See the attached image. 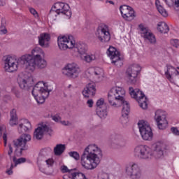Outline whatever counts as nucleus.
<instances>
[{"label":"nucleus","mask_w":179,"mask_h":179,"mask_svg":"<svg viewBox=\"0 0 179 179\" xmlns=\"http://www.w3.org/2000/svg\"><path fill=\"white\" fill-rule=\"evenodd\" d=\"M17 64L25 65L26 69L33 72L36 66L39 69H44L47 66V61L44 59V51L39 47L34 48L31 54L22 55L17 61L11 57H8L5 60V71L7 72H15L17 71Z\"/></svg>","instance_id":"obj_1"},{"label":"nucleus","mask_w":179,"mask_h":179,"mask_svg":"<svg viewBox=\"0 0 179 179\" xmlns=\"http://www.w3.org/2000/svg\"><path fill=\"white\" fill-rule=\"evenodd\" d=\"M169 149L167 144L158 141L153 144L152 152L150 148L146 145H140L134 148V155L136 159L147 160V159H163L164 152Z\"/></svg>","instance_id":"obj_2"},{"label":"nucleus","mask_w":179,"mask_h":179,"mask_svg":"<svg viewBox=\"0 0 179 179\" xmlns=\"http://www.w3.org/2000/svg\"><path fill=\"white\" fill-rule=\"evenodd\" d=\"M102 156L103 152L97 145L90 144L81 155V164L87 170H93L100 164V157Z\"/></svg>","instance_id":"obj_3"},{"label":"nucleus","mask_w":179,"mask_h":179,"mask_svg":"<svg viewBox=\"0 0 179 179\" xmlns=\"http://www.w3.org/2000/svg\"><path fill=\"white\" fill-rule=\"evenodd\" d=\"M57 43L59 50L65 51L68 48H76L80 57L87 52V45L84 43H76L75 39L72 35L66 36H59Z\"/></svg>","instance_id":"obj_4"},{"label":"nucleus","mask_w":179,"mask_h":179,"mask_svg":"<svg viewBox=\"0 0 179 179\" xmlns=\"http://www.w3.org/2000/svg\"><path fill=\"white\" fill-rule=\"evenodd\" d=\"M125 90L121 87H115L110 90L108 94V101L113 108H119L125 101Z\"/></svg>","instance_id":"obj_5"},{"label":"nucleus","mask_w":179,"mask_h":179,"mask_svg":"<svg viewBox=\"0 0 179 179\" xmlns=\"http://www.w3.org/2000/svg\"><path fill=\"white\" fill-rule=\"evenodd\" d=\"M129 93L133 99H135L138 101L140 107L143 110H146L148 108V98L145 96V94L139 89H134V87L129 88Z\"/></svg>","instance_id":"obj_6"},{"label":"nucleus","mask_w":179,"mask_h":179,"mask_svg":"<svg viewBox=\"0 0 179 179\" xmlns=\"http://www.w3.org/2000/svg\"><path fill=\"white\" fill-rule=\"evenodd\" d=\"M59 15L62 13L69 17V19L72 16V12L71 11V8L69 5L62 2H57L54 4L50 10V15Z\"/></svg>","instance_id":"obj_7"},{"label":"nucleus","mask_w":179,"mask_h":179,"mask_svg":"<svg viewBox=\"0 0 179 179\" xmlns=\"http://www.w3.org/2000/svg\"><path fill=\"white\" fill-rule=\"evenodd\" d=\"M62 73L70 79H76V78H79L80 67L76 63H70L62 69Z\"/></svg>","instance_id":"obj_8"},{"label":"nucleus","mask_w":179,"mask_h":179,"mask_svg":"<svg viewBox=\"0 0 179 179\" xmlns=\"http://www.w3.org/2000/svg\"><path fill=\"white\" fill-rule=\"evenodd\" d=\"M138 125L143 139L144 141H152L153 133L152 132V128H150L148 122L144 120L139 121Z\"/></svg>","instance_id":"obj_9"},{"label":"nucleus","mask_w":179,"mask_h":179,"mask_svg":"<svg viewBox=\"0 0 179 179\" xmlns=\"http://www.w3.org/2000/svg\"><path fill=\"white\" fill-rule=\"evenodd\" d=\"M31 141V136L29 134H24L20 136V138L13 141V144L15 148H20V154L22 155L23 151L27 150L29 146H27V142Z\"/></svg>","instance_id":"obj_10"},{"label":"nucleus","mask_w":179,"mask_h":179,"mask_svg":"<svg viewBox=\"0 0 179 179\" xmlns=\"http://www.w3.org/2000/svg\"><path fill=\"white\" fill-rule=\"evenodd\" d=\"M96 36L101 43H108L111 39L108 26L104 24H101L97 29Z\"/></svg>","instance_id":"obj_11"},{"label":"nucleus","mask_w":179,"mask_h":179,"mask_svg":"<svg viewBox=\"0 0 179 179\" xmlns=\"http://www.w3.org/2000/svg\"><path fill=\"white\" fill-rule=\"evenodd\" d=\"M51 90H48V87L45 86V84L43 82H38L34 87L32 90V95L34 97H37V96L43 95L44 97H48L50 96V92Z\"/></svg>","instance_id":"obj_12"},{"label":"nucleus","mask_w":179,"mask_h":179,"mask_svg":"<svg viewBox=\"0 0 179 179\" xmlns=\"http://www.w3.org/2000/svg\"><path fill=\"white\" fill-rule=\"evenodd\" d=\"M140 71L141 66L138 64H134L128 67L126 71L127 82L131 85L136 83V78H138V73Z\"/></svg>","instance_id":"obj_13"},{"label":"nucleus","mask_w":179,"mask_h":179,"mask_svg":"<svg viewBox=\"0 0 179 179\" xmlns=\"http://www.w3.org/2000/svg\"><path fill=\"white\" fill-rule=\"evenodd\" d=\"M18 85L20 89L26 90L31 85H33V77L30 73H20L17 78Z\"/></svg>","instance_id":"obj_14"},{"label":"nucleus","mask_w":179,"mask_h":179,"mask_svg":"<svg viewBox=\"0 0 179 179\" xmlns=\"http://www.w3.org/2000/svg\"><path fill=\"white\" fill-rule=\"evenodd\" d=\"M108 55L112 60V64H114V65L118 68L122 66L124 61L122 60V58L120 57V52L117 50L115 48L110 46L108 49Z\"/></svg>","instance_id":"obj_15"},{"label":"nucleus","mask_w":179,"mask_h":179,"mask_svg":"<svg viewBox=\"0 0 179 179\" xmlns=\"http://www.w3.org/2000/svg\"><path fill=\"white\" fill-rule=\"evenodd\" d=\"M120 10L122 17H124L125 20H127L128 22H131V20H134L136 16L135 15V10H134V8H132L131 6L127 5L121 6Z\"/></svg>","instance_id":"obj_16"},{"label":"nucleus","mask_w":179,"mask_h":179,"mask_svg":"<svg viewBox=\"0 0 179 179\" xmlns=\"http://www.w3.org/2000/svg\"><path fill=\"white\" fill-rule=\"evenodd\" d=\"M126 173L132 179H139L142 177V170L136 164H133L131 166H128L126 169Z\"/></svg>","instance_id":"obj_17"},{"label":"nucleus","mask_w":179,"mask_h":179,"mask_svg":"<svg viewBox=\"0 0 179 179\" xmlns=\"http://www.w3.org/2000/svg\"><path fill=\"white\" fill-rule=\"evenodd\" d=\"M166 79L171 82H178L179 80V71L172 66H167V71L165 72Z\"/></svg>","instance_id":"obj_18"},{"label":"nucleus","mask_w":179,"mask_h":179,"mask_svg":"<svg viewBox=\"0 0 179 179\" xmlns=\"http://www.w3.org/2000/svg\"><path fill=\"white\" fill-rule=\"evenodd\" d=\"M44 132H47L50 135L52 132V129L46 124H42L35 129L34 138L38 140L43 139Z\"/></svg>","instance_id":"obj_19"},{"label":"nucleus","mask_w":179,"mask_h":179,"mask_svg":"<svg viewBox=\"0 0 179 179\" xmlns=\"http://www.w3.org/2000/svg\"><path fill=\"white\" fill-rule=\"evenodd\" d=\"M38 38L39 45H41V47H43L44 48H48V47H50V40H51V36H50V34H41L38 36Z\"/></svg>","instance_id":"obj_20"},{"label":"nucleus","mask_w":179,"mask_h":179,"mask_svg":"<svg viewBox=\"0 0 179 179\" xmlns=\"http://www.w3.org/2000/svg\"><path fill=\"white\" fill-rule=\"evenodd\" d=\"M17 129L19 134L27 132V131H30V129H31V124H30V122L26 119L21 120L19 122Z\"/></svg>","instance_id":"obj_21"},{"label":"nucleus","mask_w":179,"mask_h":179,"mask_svg":"<svg viewBox=\"0 0 179 179\" xmlns=\"http://www.w3.org/2000/svg\"><path fill=\"white\" fill-rule=\"evenodd\" d=\"M84 97L89 99L90 96H94L96 94V85L94 83H89L83 91Z\"/></svg>","instance_id":"obj_22"},{"label":"nucleus","mask_w":179,"mask_h":179,"mask_svg":"<svg viewBox=\"0 0 179 179\" xmlns=\"http://www.w3.org/2000/svg\"><path fill=\"white\" fill-rule=\"evenodd\" d=\"M87 73H90V75L94 73L97 78H103L104 76V71L100 67H96L95 69L90 68L87 71Z\"/></svg>","instance_id":"obj_23"},{"label":"nucleus","mask_w":179,"mask_h":179,"mask_svg":"<svg viewBox=\"0 0 179 179\" xmlns=\"http://www.w3.org/2000/svg\"><path fill=\"white\" fill-rule=\"evenodd\" d=\"M122 118H125V117H128L130 111L129 103L128 101H123L122 102Z\"/></svg>","instance_id":"obj_24"},{"label":"nucleus","mask_w":179,"mask_h":179,"mask_svg":"<svg viewBox=\"0 0 179 179\" xmlns=\"http://www.w3.org/2000/svg\"><path fill=\"white\" fill-rule=\"evenodd\" d=\"M158 31L159 33H163L166 34V33H169L170 28H169V25L166 24L164 22H159L157 27Z\"/></svg>","instance_id":"obj_25"},{"label":"nucleus","mask_w":179,"mask_h":179,"mask_svg":"<svg viewBox=\"0 0 179 179\" xmlns=\"http://www.w3.org/2000/svg\"><path fill=\"white\" fill-rule=\"evenodd\" d=\"M65 152V145L57 144L54 148V153L55 156H61Z\"/></svg>","instance_id":"obj_26"},{"label":"nucleus","mask_w":179,"mask_h":179,"mask_svg":"<svg viewBox=\"0 0 179 179\" xmlns=\"http://www.w3.org/2000/svg\"><path fill=\"white\" fill-rule=\"evenodd\" d=\"M10 125L13 127L17 124V115H16V110L13 109L10 113Z\"/></svg>","instance_id":"obj_27"},{"label":"nucleus","mask_w":179,"mask_h":179,"mask_svg":"<svg viewBox=\"0 0 179 179\" xmlns=\"http://www.w3.org/2000/svg\"><path fill=\"white\" fill-rule=\"evenodd\" d=\"M157 127L159 129H166V127H167V120L166 117H163L162 119L155 120Z\"/></svg>","instance_id":"obj_28"},{"label":"nucleus","mask_w":179,"mask_h":179,"mask_svg":"<svg viewBox=\"0 0 179 179\" xmlns=\"http://www.w3.org/2000/svg\"><path fill=\"white\" fill-rule=\"evenodd\" d=\"M52 152V149L51 148H47L42 149L40 152L39 156H38V160H41L43 157H45V156H48L50 153Z\"/></svg>","instance_id":"obj_29"},{"label":"nucleus","mask_w":179,"mask_h":179,"mask_svg":"<svg viewBox=\"0 0 179 179\" xmlns=\"http://www.w3.org/2000/svg\"><path fill=\"white\" fill-rule=\"evenodd\" d=\"M114 143L119 145V146H125V140L122 136L116 135L114 136Z\"/></svg>","instance_id":"obj_30"},{"label":"nucleus","mask_w":179,"mask_h":179,"mask_svg":"<svg viewBox=\"0 0 179 179\" xmlns=\"http://www.w3.org/2000/svg\"><path fill=\"white\" fill-rule=\"evenodd\" d=\"M144 38L145 41H148L150 44L155 45L157 43L156 36L152 32H150Z\"/></svg>","instance_id":"obj_31"},{"label":"nucleus","mask_w":179,"mask_h":179,"mask_svg":"<svg viewBox=\"0 0 179 179\" xmlns=\"http://www.w3.org/2000/svg\"><path fill=\"white\" fill-rule=\"evenodd\" d=\"M81 59L83 61H85V62H92V61H94L96 59V56L94 55H87L85 53L80 57Z\"/></svg>","instance_id":"obj_32"},{"label":"nucleus","mask_w":179,"mask_h":179,"mask_svg":"<svg viewBox=\"0 0 179 179\" xmlns=\"http://www.w3.org/2000/svg\"><path fill=\"white\" fill-rule=\"evenodd\" d=\"M139 29L141 31V36L143 37V38H145V36L148 35L150 33L149 29H148L142 24L139 25Z\"/></svg>","instance_id":"obj_33"},{"label":"nucleus","mask_w":179,"mask_h":179,"mask_svg":"<svg viewBox=\"0 0 179 179\" xmlns=\"http://www.w3.org/2000/svg\"><path fill=\"white\" fill-rule=\"evenodd\" d=\"M96 114L100 118H106L107 117V110L101 108H96Z\"/></svg>","instance_id":"obj_34"},{"label":"nucleus","mask_w":179,"mask_h":179,"mask_svg":"<svg viewBox=\"0 0 179 179\" xmlns=\"http://www.w3.org/2000/svg\"><path fill=\"white\" fill-rule=\"evenodd\" d=\"M157 8L158 12L162 15V16H164V17H167L169 16V13H167V10L163 8L161 5H157V3H156Z\"/></svg>","instance_id":"obj_35"},{"label":"nucleus","mask_w":179,"mask_h":179,"mask_svg":"<svg viewBox=\"0 0 179 179\" xmlns=\"http://www.w3.org/2000/svg\"><path fill=\"white\" fill-rule=\"evenodd\" d=\"M162 118H166V112L162 110H157L155 112V120H160Z\"/></svg>","instance_id":"obj_36"},{"label":"nucleus","mask_w":179,"mask_h":179,"mask_svg":"<svg viewBox=\"0 0 179 179\" xmlns=\"http://www.w3.org/2000/svg\"><path fill=\"white\" fill-rule=\"evenodd\" d=\"M48 96H44V95H38L37 96H34V99L36 100L38 104H43L45 101V99Z\"/></svg>","instance_id":"obj_37"},{"label":"nucleus","mask_w":179,"mask_h":179,"mask_svg":"<svg viewBox=\"0 0 179 179\" xmlns=\"http://www.w3.org/2000/svg\"><path fill=\"white\" fill-rule=\"evenodd\" d=\"M13 162L15 163L14 167H16L17 164H22V163H26V158L21 157L16 160V157H13Z\"/></svg>","instance_id":"obj_38"},{"label":"nucleus","mask_w":179,"mask_h":179,"mask_svg":"<svg viewBox=\"0 0 179 179\" xmlns=\"http://www.w3.org/2000/svg\"><path fill=\"white\" fill-rule=\"evenodd\" d=\"M69 155L71 157L75 159V160H79V159H80V155H79V153L76 151L70 152Z\"/></svg>","instance_id":"obj_39"},{"label":"nucleus","mask_w":179,"mask_h":179,"mask_svg":"<svg viewBox=\"0 0 179 179\" xmlns=\"http://www.w3.org/2000/svg\"><path fill=\"white\" fill-rule=\"evenodd\" d=\"M8 33V29H6V26L5 23L1 22L0 26V34H6Z\"/></svg>","instance_id":"obj_40"},{"label":"nucleus","mask_w":179,"mask_h":179,"mask_svg":"<svg viewBox=\"0 0 179 179\" xmlns=\"http://www.w3.org/2000/svg\"><path fill=\"white\" fill-rule=\"evenodd\" d=\"M171 44L173 45V47H175V48H178L179 40L178 39H172V40H171Z\"/></svg>","instance_id":"obj_41"},{"label":"nucleus","mask_w":179,"mask_h":179,"mask_svg":"<svg viewBox=\"0 0 179 179\" xmlns=\"http://www.w3.org/2000/svg\"><path fill=\"white\" fill-rule=\"evenodd\" d=\"M60 170L62 171V173H71V171H72V170H69L68 169V166L63 165L60 167Z\"/></svg>","instance_id":"obj_42"},{"label":"nucleus","mask_w":179,"mask_h":179,"mask_svg":"<svg viewBox=\"0 0 179 179\" xmlns=\"http://www.w3.org/2000/svg\"><path fill=\"white\" fill-rule=\"evenodd\" d=\"M103 104H104V99L101 98L96 101V108H101Z\"/></svg>","instance_id":"obj_43"},{"label":"nucleus","mask_w":179,"mask_h":179,"mask_svg":"<svg viewBox=\"0 0 179 179\" xmlns=\"http://www.w3.org/2000/svg\"><path fill=\"white\" fill-rule=\"evenodd\" d=\"M30 13L34 16V17H38V13L36 10V9L31 8H29Z\"/></svg>","instance_id":"obj_44"},{"label":"nucleus","mask_w":179,"mask_h":179,"mask_svg":"<svg viewBox=\"0 0 179 179\" xmlns=\"http://www.w3.org/2000/svg\"><path fill=\"white\" fill-rule=\"evenodd\" d=\"M171 131L174 134V135L179 136V129H177V127H171Z\"/></svg>","instance_id":"obj_45"},{"label":"nucleus","mask_w":179,"mask_h":179,"mask_svg":"<svg viewBox=\"0 0 179 179\" xmlns=\"http://www.w3.org/2000/svg\"><path fill=\"white\" fill-rule=\"evenodd\" d=\"M98 178L99 179H108L109 176H108V174L103 173H101V175H99Z\"/></svg>","instance_id":"obj_46"},{"label":"nucleus","mask_w":179,"mask_h":179,"mask_svg":"<svg viewBox=\"0 0 179 179\" xmlns=\"http://www.w3.org/2000/svg\"><path fill=\"white\" fill-rule=\"evenodd\" d=\"M8 148L9 150L8 152V155L10 156V157H12V153H13V148H12V145L10 144L8 145Z\"/></svg>","instance_id":"obj_47"},{"label":"nucleus","mask_w":179,"mask_h":179,"mask_svg":"<svg viewBox=\"0 0 179 179\" xmlns=\"http://www.w3.org/2000/svg\"><path fill=\"white\" fill-rule=\"evenodd\" d=\"M48 166H52L54 164V159H48L45 161Z\"/></svg>","instance_id":"obj_48"},{"label":"nucleus","mask_w":179,"mask_h":179,"mask_svg":"<svg viewBox=\"0 0 179 179\" xmlns=\"http://www.w3.org/2000/svg\"><path fill=\"white\" fill-rule=\"evenodd\" d=\"M87 104L88 107H90V108H92V107H93V104H94L93 99H89V100L87 101Z\"/></svg>","instance_id":"obj_49"},{"label":"nucleus","mask_w":179,"mask_h":179,"mask_svg":"<svg viewBox=\"0 0 179 179\" xmlns=\"http://www.w3.org/2000/svg\"><path fill=\"white\" fill-rule=\"evenodd\" d=\"M62 125H64L65 127H69V126L72 125V123H71V122H69V121H62Z\"/></svg>","instance_id":"obj_50"},{"label":"nucleus","mask_w":179,"mask_h":179,"mask_svg":"<svg viewBox=\"0 0 179 179\" xmlns=\"http://www.w3.org/2000/svg\"><path fill=\"white\" fill-rule=\"evenodd\" d=\"M14 166H13V164H11V166H10V169L6 171L7 174H8V176H10V174H13V171H12V169H13Z\"/></svg>","instance_id":"obj_51"},{"label":"nucleus","mask_w":179,"mask_h":179,"mask_svg":"<svg viewBox=\"0 0 179 179\" xmlns=\"http://www.w3.org/2000/svg\"><path fill=\"white\" fill-rule=\"evenodd\" d=\"M53 121H55V122H58L59 120H61V117L59 116L54 115L52 117Z\"/></svg>","instance_id":"obj_52"},{"label":"nucleus","mask_w":179,"mask_h":179,"mask_svg":"<svg viewBox=\"0 0 179 179\" xmlns=\"http://www.w3.org/2000/svg\"><path fill=\"white\" fill-rule=\"evenodd\" d=\"M3 139L4 141V146H6V143L8 141V139H7V135L5 133L3 134Z\"/></svg>","instance_id":"obj_53"},{"label":"nucleus","mask_w":179,"mask_h":179,"mask_svg":"<svg viewBox=\"0 0 179 179\" xmlns=\"http://www.w3.org/2000/svg\"><path fill=\"white\" fill-rule=\"evenodd\" d=\"M5 5H6L5 0H0V6H5Z\"/></svg>","instance_id":"obj_54"},{"label":"nucleus","mask_w":179,"mask_h":179,"mask_svg":"<svg viewBox=\"0 0 179 179\" xmlns=\"http://www.w3.org/2000/svg\"><path fill=\"white\" fill-rule=\"evenodd\" d=\"M15 94L16 97H17V98L20 97V92L15 91Z\"/></svg>","instance_id":"obj_55"},{"label":"nucleus","mask_w":179,"mask_h":179,"mask_svg":"<svg viewBox=\"0 0 179 179\" xmlns=\"http://www.w3.org/2000/svg\"><path fill=\"white\" fill-rule=\"evenodd\" d=\"M1 113H0V118H1ZM3 129V127H0V136L2 135V131Z\"/></svg>","instance_id":"obj_56"},{"label":"nucleus","mask_w":179,"mask_h":179,"mask_svg":"<svg viewBox=\"0 0 179 179\" xmlns=\"http://www.w3.org/2000/svg\"><path fill=\"white\" fill-rule=\"evenodd\" d=\"M175 5H176V7H177V8H179V0H176V1H175Z\"/></svg>","instance_id":"obj_57"},{"label":"nucleus","mask_w":179,"mask_h":179,"mask_svg":"<svg viewBox=\"0 0 179 179\" xmlns=\"http://www.w3.org/2000/svg\"><path fill=\"white\" fill-rule=\"evenodd\" d=\"M109 3H114V2H113V1H110Z\"/></svg>","instance_id":"obj_58"},{"label":"nucleus","mask_w":179,"mask_h":179,"mask_svg":"<svg viewBox=\"0 0 179 179\" xmlns=\"http://www.w3.org/2000/svg\"><path fill=\"white\" fill-rule=\"evenodd\" d=\"M165 2H166V3H167V0H164Z\"/></svg>","instance_id":"obj_59"},{"label":"nucleus","mask_w":179,"mask_h":179,"mask_svg":"<svg viewBox=\"0 0 179 179\" xmlns=\"http://www.w3.org/2000/svg\"><path fill=\"white\" fill-rule=\"evenodd\" d=\"M178 69H179V67H178Z\"/></svg>","instance_id":"obj_60"}]
</instances>
